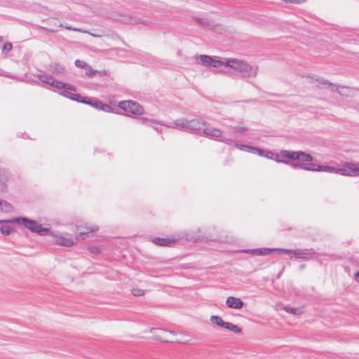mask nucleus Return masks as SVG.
I'll return each instance as SVG.
<instances>
[{"instance_id":"nucleus-1","label":"nucleus","mask_w":359,"mask_h":359,"mask_svg":"<svg viewBox=\"0 0 359 359\" xmlns=\"http://www.w3.org/2000/svg\"><path fill=\"white\" fill-rule=\"evenodd\" d=\"M272 160L292 168L294 161H313V157L303 151L281 150L279 154L274 153V158Z\"/></svg>"},{"instance_id":"nucleus-2","label":"nucleus","mask_w":359,"mask_h":359,"mask_svg":"<svg viewBox=\"0 0 359 359\" xmlns=\"http://www.w3.org/2000/svg\"><path fill=\"white\" fill-rule=\"evenodd\" d=\"M224 67H229L236 71L241 78L255 77L257 74V67H252L248 62L236 58H225Z\"/></svg>"},{"instance_id":"nucleus-3","label":"nucleus","mask_w":359,"mask_h":359,"mask_svg":"<svg viewBox=\"0 0 359 359\" xmlns=\"http://www.w3.org/2000/svg\"><path fill=\"white\" fill-rule=\"evenodd\" d=\"M276 252L279 255L283 254H292L294 257L296 259H300L304 260H309L311 259L313 255H325L332 257L333 259L336 260L339 258V256L334 254H319L316 253L313 248L310 249H285V248H278L276 250Z\"/></svg>"},{"instance_id":"nucleus-4","label":"nucleus","mask_w":359,"mask_h":359,"mask_svg":"<svg viewBox=\"0 0 359 359\" xmlns=\"http://www.w3.org/2000/svg\"><path fill=\"white\" fill-rule=\"evenodd\" d=\"M13 222H16L17 224L22 225L28 229L31 232L36 233L40 236H46L49 233L50 229L43 227L36 220L25 217H17Z\"/></svg>"},{"instance_id":"nucleus-5","label":"nucleus","mask_w":359,"mask_h":359,"mask_svg":"<svg viewBox=\"0 0 359 359\" xmlns=\"http://www.w3.org/2000/svg\"><path fill=\"white\" fill-rule=\"evenodd\" d=\"M118 107L125 111L130 112L135 115H142L144 114L143 107L138 102L133 100H124L118 102Z\"/></svg>"},{"instance_id":"nucleus-6","label":"nucleus","mask_w":359,"mask_h":359,"mask_svg":"<svg viewBox=\"0 0 359 359\" xmlns=\"http://www.w3.org/2000/svg\"><path fill=\"white\" fill-rule=\"evenodd\" d=\"M196 59H199V62L205 67L219 68L224 65V60L217 56L212 57L207 55H200L196 57Z\"/></svg>"},{"instance_id":"nucleus-7","label":"nucleus","mask_w":359,"mask_h":359,"mask_svg":"<svg viewBox=\"0 0 359 359\" xmlns=\"http://www.w3.org/2000/svg\"><path fill=\"white\" fill-rule=\"evenodd\" d=\"M335 173L344 176H359V162L346 163L344 168H336Z\"/></svg>"},{"instance_id":"nucleus-8","label":"nucleus","mask_w":359,"mask_h":359,"mask_svg":"<svg viewBox=\"0 0 359 359\" xmlns=\"http://www.w3.org/2000/svg\"><path fill=\"white\" fill-rule=\"evenodd\" d=\"M85 100L86 102H83V104H88L105 112H114V109L109 104L103 103L96 97H85Z\"/></svg>"},{"instance_id":"nucleus-9","label":"nucleus","mask_w":359,"mask_h":359,"mask_svg":"<svg viewBox=\"0 0 359 359\" xmlns=\"http://www.w3.org/2000/svg\"><path fill=\"white\" fill-rule=\"evenodd\" d=\"M207 123L202 119L196 118L193 120H188V131L194 134L199 133L203 130V127L206 126Z\"/></svg>"},{"instance_id":"nucleus-10","label":"nucleus","mask_w":359,"mask_h":359,"mask_svg":"<svg viewBox=\"0 0 359 359\" xmlns=\"http://www.w3.org/2000/svg\"><path fill=\"white\" fill-rule=\"evenodd\" d=\"M318 165L312 161H294L292 164V168L297 170L302 169L308 171H317Z\"/></svg>"},{"instance_id":"nucleus-11","label":"nucleus","mask_w":359,"mask_h":359,"mask_svg":"<svg viewBox=\"0 0 359 359\" xmlns=\"http://www.w3.org/2000/svg\"><path fill=\"white\" fill-rule=\"evenodd\" d=\"M278 248H260L255 249H245L243 250L242 252L247 254H250L254 256H264L271 254L273 252H276Z\"/></svg>"},{"instance_id":"nucleus-12","label":"nucleus","mask_w":359,"mask_h":359,"mask_svg":"<svg viewBox=\"0 0 359 359\" xmlns=\"http://www.w3.org/2000/svg\"><path fill=\"white\" fill-rule=\"evenodd\" d=\"M179 238H160L156 237L152 239V242L156 245L161 247H174Z\"/></svg>"},{"instance_id":"nucleus-13","label":"nucleus","mask_w":359,"mask_h":359,"mask_svg":"<svg viewBox=\"0 0 359 359\" xmlns=\"http://www.w3.org/2000/svg\"><path fill=\"white\" fill-rule=\"evenodd\" d=\"M316 81L318 83V87H325L327 88H329L332 92H337L339 94L344 95V93L339 90V86H337L335 83H330L328 80L323 78V77H318L316 79Z\"/></svg>"},{"instance_id":"nucleus-14","label":"nucleus","mask_w":359,"mask_h":359,"mask_svg":"<svg viewBox=\"0 0 359 359\" xmlns=\"http://www.w3.org/2000/svg\"><path fill=\"white\" fill-rule=\"evenodd\" d=\"M226 304L229 308L241 309L244 306V302L238 297L230 296L227 297Z\"/></svg>"},{"instance_id":"nucleus-15","label":"nucleus","mask_w":359,"mask_h":359,"mask_svg":"<svg viewBox=\"0 0 359 359\" xmlns=\"http://www.w3.org/2000/svg\"><path fill=\"white\" fill-rule=\"evenodd\" d=\"M50 85L53 87L57 88L58 89L62 88H67L72 90V91H76V88L74 86H72L67 83H63L62 81H57L53 78L52 81H50Z\"/></svg>"},{"instance_id":"nucleus-16","label":"nucleus","mask_w":359,"mask_h":359,"mask_svg":"<svg viewBox=\"0 0 359 359\" xmlns=\"http://www.w3.org/2000/svg\"><path fill=\"white\" fill-rule=\"evenodd\" d=\"M86 231L80 232L76 236V240L80 241V240H85L88 237V234L92 232L97 231L98 230V227L97 226H93L92 227H86Z\"/></svg>"},{"instance_id":"nucleus-17","label":"nucleus","mask_w":359,"mask_h":359,"mask_svg":"<svg viewBox=\"0 0 359 359\" xmlns=\"http://www.w3.org/2000/svg\"><path fill=\"white\" fill-rule=\"evenodd\" d=\"M203 133L212 137H221L222 131L218 128H203Z\"/></svg>"},{"instance_id":"nucleus-18","label":"nucleus","mask_w":359,"mask_h":359,"mask_svg":"<svg viewBox=\"0 0 359 359\" xmlns=\"http://www.w3.org/2000/svg\"><path fill=\"white\" fill-rule=\"evenodd\" d=\"M174 124L178 128L183 131H188V120L184 118L177 119L175 121Z\"/></svg>"},{"instance_id":"nucleus-19","label":"nucleus","mask_w":359,"mask_h":359,"mask_svg":"<svg viewBox=\"0 0 359 359\" xmlns=\"http://www.w3.org/2000/svg\"><path fill=\"white\" fill-rule=\"evenodd\" d=\"M57 243L65 247H71L74 245V240L72 238H67L65 236H60L57 239Z\"/></svg>"},{"instance_id":"nucleus-20","label":"nucleus","mask_w":359,"mask_h":359,"mask_svg":"<svg viewBox=\"0 0 359 359\" xmlns=\"http://www.w3.org/2000/svg\"><path fill=\"white\" fill-rule=\"evenodd\" d=\"M135 118L140 121L142 124L153 127L154 124H161V123L156 121L152 118H148L145 117H135ZM161 125H163L161 123Z\"/></svg>"},{"instance_id":"nucleus-21","label":"nucleus","mask_w":359,"mask_h":359,"mask_svg":"<svg viewBox=\"0 0 359 359\" xmlns=\"http://www.w3.org/2000/svg\"><path fill=\"white\" fill-rule=\"evenodd\" d=\"M49 70L54 74H62L65 68L59 63H53L49 65Z\"/></svg>"},{"instance_id":"nucleus-22","label":"nucleus","mask_w":359,"mask_h":359,"mask_svg":"<svg viewBox=\"0 0 359 359\" xmlns=\"http://www.w3.org/2000/svg\"><path fill=\"white\" fill-rule=\"evenodd\" d=\"M13 207L12 205L6 201L0 199V210L5 212H10L13 210Z\"/></svg>"},{"instance_id":"nucleus-23","label":"nucleus","mask_w":359,"mask_h":359,"mask_svg":"<svg viewBox=\"0 0 359 359\" xmlns=\"http://www.w3.org/2000/svg\"><path fill=\"white\" fill-rule=\"evenodd\" d=\"M210 322L214 324L217 325L221 327L224 328L226 322L224 321L221 317L219 316H212L210 317Z\"/></svg>"},{"instance_id":"nucleus-24","label":"nucleus","mask_w":359,"mask_h":359,"mask_svg":"<svg viewBox=\"0 0 359 359\" xmlns=\"http://www.w3.org/2000/svg\"><path fill=\"white\" fill-rule=\"evenodd\" d=\"M317 171L335 173L336 168L330 165H318Z\"/></svg>"},{"instance_id":"nucleus-25","label":"nucleus","mask_w":359,"mask_h":359,"mask_svg":"<svg viewBox=\"0 0 359 359\" xmlns=\"http://www.w3.org/2000/svg\"><path fill=\"white\" fill-rule=\"evenodd\" d=\"M36 77L43 83H46V84H49L50 83V81H52V80L53 79V77L50 75V74H38L36 76Z\"/></svg>"},{"instance_id":"nucleus-26","label":"nucleus","mask_w":359,"mask_h":359,"mask_svg":"<svg viewBox=\"0 0 359 359\" xmlns=\"http://www.w3.org/2000/svg\"><path fill=\"white\" fill-rule=\"evenodd\" d=\"M224 328L234 333H240L242 331L241 328H240L238 325L229 322H226Z\"/></svg>"},{"instance_id":"nucleus-27","label":"nucleus","mask_w":359,"mask_h":359,"mask_svg":"<svg viewBox=\"0 0 359 359\" xmlns=\"http://www.w3.org/2000/svg\"><path fill=\"white\" fill-rule=\"evenodd\" d=\"M284 310L287 313H292L295 316L300 315L303 313V311L301 308H292L289 306H285Z\"/></svg>"},{"instance_id":"nucleus-28","label":"nucleus","mask_w":359,"mask_h":359,"mask_svg":"<svg viewBox=\"0 0 359 359\" xmlns=\"http://www.w3.org/2000/svg\"><path fill=\"white\" fill-rule=\"evenodd\" d=\"M69 99L81 103L86 102L85 97L81 95L80 94L74 93H71L70 95L69 96Z\"/></svg>"},{"instance_id":"nucleus-29","label":"nucleus","mask_w":359,"mask_h":359,"mask_svg":"<svg viewBox=\"0 0 359 359\" xmlns=\"http://www.w3.org/2000/svg\"><path fill=\"white\" fill-rule=\"evenodd\" d=\"M1 233L4 236H8L14 231L13 227L9 225H3L0 228Z\"/></svg>"},{"instance_id":"nucleus-30","label":"nucleus","mask_w":359,"mask_h":359,"mask_svg":"<svg viewBox=\"0 0 359 359\" xmlns=\"http://www.w3.org/2000/svg\"><path fill=\"white\" fill-rule=\"evenodd\" d=\"M195 20L201 27H205L210 26V22L206 19L196 18Z\"/></svg>"},{"instance_id":"nucleus-31","label":"nucleus","mask_w":359,"mask_h":359,"mask_svg":"<svg viewBox=\"0 0 359 359\" xmlns=\"http://www.w3.org/2000/svg\"><path fill=\"white\" fill-rule=\"evenodd\" d=\"M85 70L86 74L90 77H92L97 73V71L93 69L89 65H88V66L85 67Z\"/></svg>"},{"instance_id":"nucleus-32","label":"nucleus","mask_w":359,"mask_h":359,"mask_svg":"<svg viewBox=\"0 0 359 359\" xmlns=\"http://www.w3.org/2000/svg\"><path fill=\"white\" fill-rule=\"evenodd\" d=\"M219 141L224 142L229 145H233V144L235 145V144H236L235 141L233 139H231V138L226 137H224V136H222L221 139H219Z\"/></svg>"},{"instance_id":"nucleus-33","label":"nucleus","mask_w":359,"mask_h":359,"mask_svg":"<svg viewBox=\"0 0 359 359\" xmlns=\"http://www.w3.org/2000/svg\"><path fill=\"white\" fill-rule=\"evenodd\" d=\"M187 240L193 242L203 241L205 240V237L203 236L196 235L187 238Z\"/></svg>"},{"instance_id":"nucleus-34","label":"nucleus","mask_w":359,"mask_h":359,"mask_svg":"<svg viewBox=\"0 0 359 359\" xmlns=\"http://www.w3.org/2000/svg\"><path fill=\"white\" fill-rule=\"evenodd\" d=\"M12 48H13L12 43L10 42H7V43H4V45L3 46L2 52L7 53L12 50Z\"/></svg>"},{"instance_id":"nucleus-35","label":"nucleus","mask_w":359,"mask_h":359,"mask_svg":"<svg viewBox=\"0 0 359 359\" xmlns=\"http://www.w3.org/2000/svg\"><path fill=\"white\" fill-rule=\"evenodd\" d=\"M132 294L135 297H140L144 294V290L139 288H134L132 290Z\"/></svg>"},{"instance_id":"nucleus-36","label":"nucleus","mask_w":359,"mask_h":359,"mask_svg":"<svg viewBox=\"0 0 359 359\" xmlns=\"http://www.w3.org/2000/svg\"><path fill=\"white\" fill-rule=\"evenodd\" d=\"M74 64H75L76 67H79V68H83V69H85V67L88 66V64L86 62L79 60H76L75 61Z\"/></svg>"},{"instance_id":"nucleus-37","label":"nucleus","mask_w":359,"mask_h":359,"mask_svg":"<svg viewBox=\"0 0 359 359\" xmlns=\"http://www.w3.org/2000/svg\"><path fill=\"white\" fill-rule=\"evenodd\" d=\"M246 130H247V128L243 127V126H235L233 128V132L235 133H243Z\"/></svg>"},{"instance_id":"nucleus-38","label":"nucleus","mask_w":359,"mask_h":359,"mask_svg":"<svg viewBox=\"0 0 359 359\" xmlns=\"http://www.w3.org/2000/svg\"><path fill=\"white\" fill-rule=\"evenodd\" d=\"M63 90L60 93V94L67 98H69V96L70 95L71 93L70 89L67 88H62Z\"/></svg>"},{"instance_id":"nucleus-39","label":"nucleus","mask_w":359,"mask_h":359,"mask_svg":"<svg viewBox=\"0 0 359 359\" xmlns=\"http://www.w3.org/2000/svg\"><path fill=\"white\" fill-rule=\"evenodd\" d=\"M248 146L249 145H247V144H237V143L235 144V147L237 149H240L241 151H246V152H247V149L248 148Z\"/></svg>"},{"instance_id":"nucleus-40","label":"nucleus","mask_w":359,"mask_h":359,"mask_svg":"<svg viewBox=\"0 0 359 359\" xmlns=\"http://www.w3.org/2000/svg\"><path fill=\"white\" fill-rule=\"evenodd\" d=\"M282 1L285 3L294 4H301L305 1V0H282Z\"/></svg>"},{"instance_id":"nucleus-41","label":"nucleus","mask_w":359,"mask_h":359,"mask_svg":"<svg viewBox=\"0 0 359 359\" xmlns=\"http://www.w3.org/2000/svg\"><path fill=\"white\" fill-rule=\"evenodd\" d=\"M258 151V147H252V146H248V148L247 149V152L256 154V151Z\"/></svg>"},{"instance_id":"nucleus-42","label":"nucleus","mask_w":359,"mask_h":359,"mask_svg":"<svg viewBox=\"0 0 359 359\" xmlns=\"http://www.w3.org/2000/svg\"><path fill=\"white\" fill-rule=\"evenodd\" d=\"M264 157H266L269 159H273V158H274V152L266 150L265 155L264 156Z\"/></svg>"},{"instance_id":"nucleus-43","label":"nucleus","mask_w":359,"mask_h":359,"mask_svg":"<svg viewBox=\"0 0 359 359\" xmlns=\"http://www.w3.org/2000/svg\"><path fill=\"white\" fill-rule=\"evenodd\" d=\"M88 250L90 251V252L94 254H98L101 252L100 249L95 246L90 247Z\"/></svg>"},{"instance_id":"nucleus-44","label":"nucleus","mask_w":359,"mask_h":359,"mask_svg":"<svg viewBox=\"0 0 359 359\" xmlns=\"http://www.w3.org/2000/svg\"><path fill=\"white\" fill-rule=\"evenodd\" d=\"M156 339L161 341H165V342H170V341L165 337V336H163V335H157L156 336Z\"/></svg>"},{"instance_id":"nucleus-45","label":"nucleus","mask_w":359,"mask_h":359,"mask_svg":"<svg viewBox=\"0 0 359 359\" xmlns=\"http://www.w3.org/2000/svg\"><path fill=\"white\" fill-rule=\"evenodd\" d=\"M14 219H15V217L9 219H0V224H4V223L16 224V222H13V220H14Z\"/></svg>"},{"instance_id":"nucleus-46","label":"nucleus","mask_w":359,"mask_h":359,"mask_svg":"<svg viewBox=\"0 0 359 359\" xmlns=\"http://www.w3.org/2000/svg\"><path fill=\"white\" fill-rule=\"evenodd\" d=\"M265 152H266V149H261V148L258 147V151H256V154H257L260 156H264L265 155Z\"/></svg>"},{"instance_id":"nucleus-47","label":"nucleus","mask_w":359,"mask_h":359,"mask_svg":"<svg viewBox=\"0 0 359 359\" xmlns=\"http://www.w3.org/2000/svg\"><path fill=\"white\" fill-rule=\"evenodd\" d=\"M158 330H160L164 335L165 334H175V332L174 331H168V330H160V329H158Z\"/></svg>"},{"instance_id":"nucleus-48","label":"nucleus","mask_w":359,"mask_h":359,"mask_svg":"<svg viewBox=\"0 0 359 359\" xmlns=\"http://www.w3.org/2000/svg\"><path fill=\"white\" fill-rule=\"evenodd\" d=\"M4 76L7 77V78H10V79H16L17 77H15V76L13 75H11V74L9 73H6L5 74H4Z\"/></svg>"},{"instance_id":"nucleus-49","label":"nucleus","mask_w":359,"mask_h":359,"mask_svg":"<svg viewBox=\"0 0 359 359\" xmlns=\"http://www.w3.org/2000/svg\"><path fill=\"white\" fill-rule=\"evenodd\" d=\"M65 28L68 30H74V31H79V32H81V30L80 29H76V28H72L71 27H67L66 26Z\"/></svg>"},{"instance_id":"nucleus-50","label":"nucleus","mask_w":359,"mask_h":359,"mask_svg":"<svg viewBox=\"0 0 359 359\" xmlns=\"http://www.w3.org/2000/svg\"><path fill=\"white\" fill-rule=\"evenodd\" d=\"M355 281L359 283V271H358L355 273Z\"/></svg>"},{"instance_id":"nucleus-51","label":"nucleus","mask_w":359,"mask_h":359,"mask_svg":"<svg viewBox=\"0 0 359 359\" xmlns=\"http://www.w3.org/2000/svg\"><path fill=\"white\" fill-rule=\"evenodd\" d=\"M305 267H306V264H302L299 266V269L300 271H302V270H304V269H305Z\"/></svg>"},{"instance_id":"nucleus-52","label":"nucleus","mask_w":359,"mask_h":359,"mask_svg":"<svg viewBox=\"0 0 359 359\" xmlns=\"http://www.w3.org/2000/svg\"><path fill=\"white\" fill-rule=\"evenodd\" d=\"M97 73L99 74L100 76H104L107 74V72L106 71H102V72H97Z\"/></svg>"},{"instance_id":"nucleus-53","label":"nucleus","mask_w":359,"mask_h":359,"mask_svg":"<svg viewBox=\"0 0 359 359\" xmlns=\"http://www.w3.org/2000/svg\"><path fill=\"white\" fill-rule=\"evenodd\" d=\"M153 128L157 131V132H160L161 130L158 128V127H155L153 126Z\"/></svg>"},{"instance_id":"nucleus-54","label":"nucleus","mask_w":359,"mask_h":359,"mask_svg":"<svg viewBox=\"0 0 359 359\" xmlns=\"http://www.w3.org/2000/svg\"><path fill=\"white\" fill-rule=\"evenodd\" d=\"M4 41V37L0 36V43Z\"/></svg>"}]
</instances>
